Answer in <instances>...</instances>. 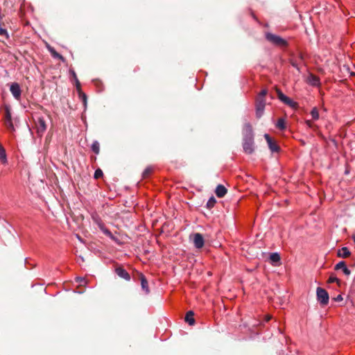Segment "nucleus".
Returning a JSON list of instances; mask_svg holds the SVG:
<instances>
[{"instance_id":"nucleus-26","label":"nucleus","mask_w":355,"mask_h":355,"mask_svg":"<svg viewBox=\"0 0 355 355\" xmlns=\"http://www.w3.org/2000/svg\"><path fill=\"white\" fill-rule=\"evenodd\" d=\"M5 124L7 128L12 132L15 131V126L13 125L12 121H5Z\"/></svg>"},{"instance_id":"nucleus-43","label":"nucleus","mask_w":355,"mask_h":355,"mask_svg":"<svg viewBox=\"0 0 355 355\" xmlns=\"http://www.w3.org/2000/svg\"><path fill=\"white\" fill-rule=\"evenodd\" d=\"M77 237H78V240L82 241L79 236H77Z\"/></svg>"},{"instance_id":"nucleus-3","label":"nucleus","mask_w":355,"mask_h":355,"mask_svg":"<svg viewBox=\"0 0 355 355\" xmlns=\"http://www.w3.org/2000/svg\"><path fill=\"white\" fill-rule=\"evenodd\" d=\"M276 92L278 99L281 102L292 108H295L297 107V103H295L291 98L286 96L280 89H277Z\"/></svg>"},{"instance_id":"nucleus-25","label":"nucleus","mask_w":355,"mask_h":355,"mask_svg":"<svg viewBox=\"0 0 355 355\" xmlns=\"http://www.w3.org/2000/svg\"><path fill=\"white\" fill-rule=\"evenodd\" d=\"M216 202V200L214 198V197H213V196L211 197L208 200V201L207 202V207L209 208V209H211V208L214 207V206L215 205Z\"/></svg>"},{"instance_id":"nucleus-17","label":"nucleus","mask_w":355,"mask_h":355,"mask_svg":"<svg viewBox=\"0 0 355 355\" xmlns=\"http://www.w3.org/2000/svg\"><path fill=\"white\" fill-rule=\"evenodd\" d=\"M351 252L347 247H343L338 251V256L342 258H347L350 255Z\"/></svg>"},{"instance_id":"nucleus-33","label":"nucleus","mask_w":355,"mask_h":355,"mask_svg":"<svg viewBox=\"0 0 355 355\" xmlns=\"http://www.w3.org/2000/svg\"><path fill=\"white\" fill-rule=\"evenodd\" d=\"M74 82H75V86H76V88L78 92L79 93L80 92H82L80 83L78 79L74 80Z\"/></svg>"},{"instance_id":"nucleus-37","label":"nucleus","mask_w":355,"mask_h":355,"mask_svg":"<svg viewBox=\"0 0 355 355\" xmlns=\"http://www.w3.org/2000/svg\"><path fill=\"white\" fill-rule=\"evenodd\" d=\"M343 68H344L345 69H346V70L349 73L350 76H354V75H355V73H354V72H353V71H349V66L344 65V66H343Z\"/></svg>"},{"instance_id":"nucleus-20","label":"nucleus","mask_w":355,"mask_h":355,"mask_svg":"<svg viewBox=\"0 0 355 355\" xmlns=\"http://www.w3.org/2000/svg\"><path fill=\"white\" fill-rule=\"evenodd\" d=\"M276 127L280 130H284L286 129V123L285 120L282 118H280L277 120V122L276 123Z\"/></svg>"},{"instance_id":"nucleus-4","label":"nucleus","mask_w":355,"mask_h":355,"mask_svg":"<svg viewBox=\"0 0 355 355\" xmlns=\"http://www.w3.org/2000/svg\"><path fill=\"white\" fill-rule=\"evenodd\" d=\"M35 128L38 137H42L47 128L46 121L42 116L38 117L35 121Z\"/></svg>"},{"instance_id":"nucleus-14","label":"nucleus","mask_w":355,"mask_h":355,"mask_svg":"<svg viewBox=\"0 0 355 355\" xmlns=\"http://www.w3.org/2000/svg\"><path fill=\"white\" fill-rule=\"evenodd\" d=\"M115 272L118 276L120 277L129 281L130 279V275L129 273L123 268L119 267L115 269Z\"/></svg>"},{"instance_id":"nucleus-29","label":"nucleus","mask_w":355,"mask_h":355,"mask_svg":"<svg viewBox=\"0 0 355 355\" xmlns=\"http://www.w3.org/2000/svg\"><path fill=\"white\" fill-rule=\"evenodd\" d=\"M0 35L4 36L6 39H9L10 36L6 29L0 27Z\"/></svg>"},{"instance_id":"nucleus-12","label":"nucleus","mask_w":355,"mask_h":355,"mask_svg":"<svg viewBox=\"0 0 355 355\" xmlns=\"http://www.w3.org/2000/svg\"><path fill=\"white\" fill-rule=\"evenodd\" d=\"M243 138H254L252 128L250 123H245L244 124Z\"/></svg>"},{"instance_id":"nucleus-10","label":"nucleus","mask_w":355,"mask_h":355,"mask_svg":"<svg viewBox=\"0 0 355 355\" xmlns=\"http://www.w3.org/2000/svg\"><path fill=\"white\" fill-rule=\"evenodd\" d=\"M205 240L202 235L200 233H196L193 235V245L195 248L200 249L204 246Z\"/></svg>"},{"instance_id":"nucleus-8","label":"nucleus","mask_w":355,"mask_h":355,"mask_svg":"<svg viewBox=\"0 0 355 355\" xmlns=\"http://www.w3.org/2000/svg\"><path fill=\"white\" fill-rule=\"evenodd\" d=\"M243 148L245 153L251 154L254 151V138H243Z\"/></svg>"},{"instance_id":"nucleus-7","label":"nucleus","mask_w":355,"mask_h":355,"mask_svg":"<svg viewBox=\"0 0 355 355\" xmlns=\"http://www.w3.org/2000/svg\"><path fill=\"white\" fill-rule=\"evenodd\" d=\"M10 92L15 100L19 101L21 99V89L17 83H12L10 85Z\"/></svg>"},{"instance_id":"nucleus-24","label":"nucleus","mask_w":355,"mask_h":355,"mask_svg":"<svg viewBox=\"0 0 355 355\" xmlns=\"http://www.w3.org/2000/svg\"><path fill=\"white\" fill-rule=\"evenodd\" d=\"M311 115L313 120H318L319 119V112L316 107H313L311 111Z\"/></svg>"},{"instance_id":"nucleus-21","label":"nucleus","mask_w":355,"mask_h":355,"mask_svg":"<svg viewBox=\"0 0 355 355\" xmlns=\"http://www.w3.org/2000/svg\"><path fill=\"white\" fill-rule=\"evenodd\" d=\"M280 256L277 252L271 253L270 255V260L272 263H278L280 261Z\"/></svg>"},{"instance_id":"nucleus-23","label":"nucleus","mask_w":355,"mask_h":355,"mask_svg":"<svg viewBox=\"0 0 355 355\" xmlns=\"http://www.w3.org/2000/svg\"><path fill=\"white\" fill-rule=\"evenodd\" d=\"M153 170V168L152 166L146 167L142 173L143 178H147L152 173Z\"/></svg>"},{"instance_id":"nucleus-38","label":"nucleus","mask_w":355,"mask_h":355,"mask_svg":"<svg viewBox=\"0 0 355 355\" xmlns=\"http://www.w3.org/2000/svg\"><path fill=\"white\" fill-rule=\"evenodd\" d=\"M335 301L340 302L343 300V297L341 295H338L336 298H334Z\"/></svg>"},{"instance_id":"nucleus-32","label":"nucleus","mask_w":355,"mask_h":355,"mask_svg":"<svg viewBox=\"0 0 355 355\" xmlns=\"http://www.w3.org/2000/svg\"><path fill=\"white\" fill-rule=\"evenodd\" d=\"M52 56L54 58H58L61 60L62 61H64V58L62 55H61L60 53H58L56 51H53Z\"/></svg>"},{"instance_id":"nucleus-30","label":"nucleus","mask_w":355,"mask_h":355,"mask_svg":"<svg viewBox=\"0 0 355 355\" xmlns=\"http://www.w3.org/2000/svg\"><path fill=\"white\" fill-rule=\"evenodd\" d=\"M103 174V171L100 168H98L94 172V178L98 179V178L102 177Z\"/></svg>"},{"instance_id":"nucleus-19","label":"nucleus","mask_w":355,"mask_h":355,"mask_svg":"<svg viewBox=\"0 0 355 355\" xmlns=\"http://www.w3.org/2000/svg\"><path fill=\"white\" fill-rule=\"evenodd\" d=\"M0 162L6 164L8 162L6 150L4 148L0 145Z\"/></svg>"},{"instance_id":"nucleus-31","label":"nucleus","mask_w":355,"mask_h":355,"mask_svg":"<svg viewBox=\"0 0 355 355\" xmlns=\"http://www.w3.org/2000/svg\"><path fill=\"white\" fill-rule=\"evenodd\" d=\"M328 282L330 284L334 283V282L338 283L339 279L335 275H331L328 279Z\"/></svg>"},{"instance_id":"nucleus-9","label":"nucleus","mask_w":355,"mask_h":355,"mask_svg":"<svg viewBox=\"0 0 355 355\" xmlns=\"http://www.w3.org/2000/svg\"><path fill=\"white\" fill-rule=\"evenodd\" d=\"M264 138L266 140L268 148L272 153H278L279 151L280 148L277 143L272 139L268 134H265Z\"/></svg>"},{"instance_id":"nucleus-16","label":"nucleus","mask_w":355,"mask_h":355,"mask_svg":"<svg viewBox=\"0 0 355 355\" xmlns=\"http://www.w3.org/2000/svg\"><path fill=\"white\" fill-rule=\"evenodd\" d=\"M140 278H141V286L142 290L144 291L145 294H148L150 291H149V288H148V283L146 278L142 274H141Z\"/></svg>"},{"instance_id":"nucleus-28","label":"nucleus","mask_w":355,"mask_h":355,"mask_svg":"<svg viewBox=\"0 0 355 355\" xmlns=\"http://www.w3.org/2000/svg\"><path fill=\"white\" fill-rule=\"evenodd\" d=\"M78 94H79V96L81 98L84 105L86 107V105H87V95L85 93H83V92H80Z\"/></svg>"},{"instance_id":"nucleus-39","label":"nucleus","mask_w":355,"mask_h":355,"mask_svg":"<svg viewBox=\"0 0 355 355\" xmlns=\"http://www.w3.org/2000/svg\"><path fill=\"white\" fill-rule=\"evenodd\" d=\"M77 282L80 284L85 282V279L83 277H77Z\"/></svg>"},{"instance_id":"nucleus-13","label":"nucleus","mask_w":355,"mask_h":355,"mask_svg":"<svg viewBox=\"0 0 355 355\" xmlns=\"http://www.w3.org/2000/svg\"><path fill=\"white\" fill-rule=\"evenodd\" d=\"M334 269L336 270H340V269H342L343 273L348 276L351 274V271L346 266V263L345 261H341L340 262H338L334 267Z\"/></svg>"},{"instance_id":"nucleus-11","label":"nucleus","mask_w":355,"mask_h":355,"mask_svg":"<svg viewBox=\"0 0 355 355\" xmlns=\"http://www.w3.org/2000/svg\"><path fill=\"white\" fill-rule=\"evenodd\" d=\"M307 83L313 87H318L320 85V80L315 75L310 73L307 77Z\"/></svg>"},{"instance_id":"nucleus-22","label":"nucleus","mask_w":355,"mask_h":355,"mask_svg":"<svg viewBox=\"0 0 355 355\" xmlns=\"http://www.w3.org/2000/svg\"><path fill=\"white\" fill-rule=\"evenodd\" d=\"M91 148H92V151L95 154L98 155L99 153V152H100V145H99V143L97 141H93Z\"/></svg>"},{"instance_id":"nucleus-1","label":"nucleus","mask_w":355,"mask_h":355,"mask_svg":"<svg viewBox=\"0 0 355 355\" xmlns=\"http://www.w3.org/2000/svg\"><path fill=\"white\" fill-rule=\"evenodd\" d=\"M265 37L268 42L273 45L277 46H286L288 45L287 41L277 35L266 33Z\"/></svg>"},{"instance_id":"nucleus-40","label":"nucleus","mask_w":355,"mask_h":355,"mask_svg":"<svg viewBox=\"0 0 355 355\" xmlns=\"http://www.w3.org/2000/svg\"><path fill=\"white\" fill-rule=\"evenodd\" d=\"M306 123L309 128H311L313 125L312 123L310 121H306Z\"/></svg>"},{"instance_id":"nucleus-42","label":"nucleus","mask_w":355,"mask_h":355,"mask_svg":"<svg viewBox=\"0 0 355 355\" xmlns=\"http://www.w3.org/2000/svg\"><path fill=\"white\" fill-rule=\"evenodd\" d=\"M353 240H354V242L355 243V234L353 236Z\"/></svg>"},{"instance_id":"nucleus-35","label":"nucleus","mask_w":355,"mask_h":355,"mask_svg":"<svg viewBox=\"0 0 355 355\" xmlns=\"http://www.w3.org/2000/svg\"><path fill=\"white\" fill-rule=\"evenodd\" d=\"M12 121V116H11V114H10V111L8 110H7L6 113L5 121Z\"/></svg>"},{"instance_id":"nucleus-5","label":"nucleus","mask_w":355,"mask_h":355,"mask_svg":"<svg viewBox=\"0 0 355 355\" xmlns=\"http://www.w3.org/2000/svg\"><path fill=\"white\" fill-rule=\"evenodd\" d=\"M93 219L96 224L98 225L100 230L107 236L110 237L112 240H115V237L112 233L105 226L101 218L98 216H93Z\"/></svg>"},{"instance_id":"nucleus-41","label":"nucleus","mask_w":355,"mask_h":355,"mask_svg":"<svg viewBox=\"0 0 355 355\" xmlns=\"http://www.w3.org/2000/svg\"><path fill=\"white\" fill-rule=\"evenodd\" d=\"M49 50L51 55L53 54V51H55L53 48H51V47H49Z\"/></svg>"},{"instance_id":"nucleus-36","label":"nucleus","mask_w":355,"mask_h":355,"mask_svg":"<svg viewBox=\"0 0 355 355\" xmlns=\"http://www.w3.org/2000/svg\"><path fill=\"white\" fill-rule=\"evenodd\" d=\"M69 73H70V74H71V77H72V78H73V80H76V79H78L77 76H76V72L74 71V70H73V69H70V70H69Z\"/></svg>"},{"instance_id":"nucleus-34","label":"nucleus","mask_w":355,"mask_h":355,"mask_svg":"<svg viewBox=\"0 0 355 355\" xmlns=\"http://www.w3.org/2000/svg\"><path fill=\"white\" fill-rule=\"evenodd\" d=\"M291 64L297 70H298L300 71V67H299V64L297 62V61L295 60H291Z\"/></svg>"},{"instance_id":"nucleus-6","label":"nucleus","mask_w":355,"mask_h":355,"mask_svg":"<svg viewBox=\"0 0 355 355\" xmlns=\"http://www.w3.org/2000/svg\"><path fill=\"white\" fill-rule=\"evenodd\" d=\"M266 104V99L256 98L255 112L257 118L260 119L263 116L265 110Z\"/></svg>"},{"instance_id":"nucleus-44","label":"nucleus","mask_w":355,"mask_h":355,"mask_svg":"<svg viewBox=\"0 0 355 355\" xmlns=\"http://www.w3.org/2000/svg\"><path fill=\"white\" fill-rule=\"evenodd\" d=\"M270 317H268L266 320L268 321V320H270Z\"/></svg>"},{"instance_id":"nucleus-15","label":"nucleus","mask_w":355,"mask_h":355,"mask_svg":"<svg viewBox=\"0 0 355 355\" xmlns=\"http://www.w3.org/2000/svg\"><path fill=\"white\" fill-rule=\"evenodd\" d=\"M227 189L222 184H218L215 190V193L218 198H223L227 193Z\"/></svg>"},{"instance_id":"nucleus-2","label":"nucleus","mask_w":355,"mask_h":355,"mask_svg":"<svg viewBox=\"0 0 355 355\" xmlns=\"http://www.w3.org/2000/svg\"><path fill=\"white\" fill-rule=\"evenodd\" d=\"M316 296L318 302L322 306L327 305L329 303V296L326 290L321 287H318L316 289Z\"/></svg>"},{"instance_id":"nucleus-27","label":"nucleus","mask_w":355,"mask_h":355,"mask_svg":"<svg viewBox=\"0 0 355 355\" xmlns=\"http://www.w3.org/2000/svg\"><path fill=\"white\" fill-rule=\"evenodd\" d=\"M267 94H268V90L266 89H263L259 92L257 98L265 99V96H266Z\"/></svg>"},{"instance_id":"nucleus-18","label":"nucleus","mask_w":355,"mask_h":355,"mask_svg":"<svg viewBox=\"0 0 355 355\" xmlns=\"http://www.w3.org/2000/svg\"><path fill=\"white\" fill-rule=\"evenodd\" d=\"M194 313L192 311H189L187 313L185 316V321L189 325H193L195 324V319L193 318Z\"/></svg>"}]
</instances>
